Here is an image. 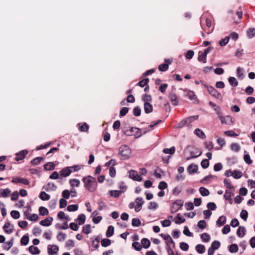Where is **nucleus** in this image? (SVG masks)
Wrapping results in <instances>:
<instances>
[{"instance_id": "1", "label": "nucleus", "mask_w": 255, "mask_h": 255, "mask_svg": "<svg viewBox=\"0 0 255 255\" xmlns=\"http://www.w3.org/2000/svg\"><path fill=\"white\" fill-rule=\"evenodd\" d=\"M82 181L84 184V187L89 192H94L96 191L97 187V182L95 178L88 175L83 178Z\"/></svg>"}, {"instance_id": "2", "label": "nucleus", "mask_w": 255, "mask_h": 255, "mask_svg": "<svg viewBox=\"0 0 255 255\" xmlns=\"http://www.w3.org/2000/svg\"><path fill=\"white\" fill-rule=\"evenodd\" d=\"M118 154L121 156V159L127 160L130 157L131 149L128 145H123L120 147Z\"/></svg>"}, {"instance_id": "3", "label": "nucleus", "mask_w": 255, "mask_h": 255, "mask_svg": "<svg viewBox=\"0 0 255 255\" xmlns=\"http://www.w3.org/2000/svg\"><path fill=\"white\" fill-rule=\"evenodd\" d=\"M204 86L206 88L208 92L212 97L218 99H222V97L221 93L213 86H208L206 84L204 85Z\"/></svg>"}, {"instance_id": "4", "label": "nucleus", "mask_w": 255, "mask_h": 255, "mask_svg": "<svg viewBox=\"0 0 255 255\" xmlns=\"http://www.w3.org/2000/svg\"><path fill=\"white\" fill-rule=\"evenodd\" d=\"M184 201L179 199L175 200L171 205L170 212L172 214L177 212L183 206Z\"/></svg>"}, {"instance_id": "5", "label": "nucleus", "mask_w": 255, "mask_h": 255, "mask_svg": "<svg viewBox=\"0 0 255 255\" xmlns=\"http://www.w3.org/2000/svg\"><path fill=\"white\" fill-rule=\"evenodd\" d=\"M160 237L162 238L166 242V247H172L173 248H175V243L172 239L171 237L169 235H164L163 234H161L160 235Z\"/></svg>"}, {"instance_id": "6", "label": "nucleus", "mask_w": 255, "mask_h": 255, "mask_svg": "<svg viewBox=\"0 0 255 255\" xmlns=\"http://www.w3.org/2000/svg\"><path fill=\"white\" fill-rule=\"evenodd\" d=\"M11 182L14 184H21L23 185H28L29 182L26 178H20L18 177H14L12 178Z\"/></svg>"}, {"instance_id": "7", "label": "nucleus", "mask_w": 255, "mask_h": 255, "mask_svg": "<svg viewBox=\"0 0 255 255\" xmlns=\"http://www.w3.org/2000/svg\"><path fill=\"white\" fill-rule=\"evenodd\" d=\"M222 124L230 125L232 124L234 122V119L230 116H226L225 117L221 116L219 118Z\"/></svg>"}, {"instance_id": "8", "label": "nucleus", "mask_w": 255, "mask_h": 255, "mask_svg": "<svg viewBox=\"0 0 255 255\" xmlns=\"http://www.w3.org/2000/svg\"><path fill=\"white\" fill-rule=\"evenodd\" d=\"M164 61L165 63L160 64L158 66V70L160 71L164 72L168 70L169 65L170 64L172 61V59H165Z\"/></svg>"}, {"instance_id": "9", "label": "nucleus", "mask_w": 255, "mask_h": 255, "mask_svg": "<svg viewBox=\"0 0 255 255\" xmlns=\"http://www.w3.org/2000/svg\"><path fill=\"white\" fill-rule=\"evenodd\" d=\"M129 177L132 180L137 181H141L142 178L140 177L137 173V172L134 170H131L128 172Z\"/></svg>"}, {"instance_id": "10", "label": "nucleus", "mask_w": 255, "mask_h": 255, "mask_svg": "<svg viewBox=\"0 0 255 255\" xmlns=\"http://www.w3.org/2000/svg\"><path fill=\"white\" fill-rule=\"evenodd\" d=\"M27 153L28 150L26 149H24L20 151L19 152L15 154L16 157L15 158V160L16 161L23 160V159L25 158Z\"/></svg>"}, {"instance_id": "11", "label": "nucleus", "mask_w": 255, "mask_h": 255, "mask_svg": "<svg viewBox=\"0 0 255 255\" xmlns=\"http://www.w3.org/2000/svg\"><path fill=\"white\" fill-rule=\"evenodd\" d=\"M135 202L136 203V206L135 207L134 210L136 212H138L141 209L144 201L141 197H137Z\"/></svg>"}, {"instance_id": "12", "label": "nucleus", "mask_w": 255, "mask_h": 255, "mask_svg": "<svg viewBox=\"0 0 255 255\" xmlns=\"http://www.w3.org/2000/svg\"><path fill=\"white\" fill-rule=\"evenodd\" d=\"M47 250L49 255H53L58 253L59 247L56 245H49L47 246Z\"/></svg>"}, {"instance_id": "13", "label": "nucleus", "mask_w": 255, "mask_h": 255, "mask_svg": "<svg viewBox=\"0 0 255 255\" xmlns=\"http://www.w3.org/2000/svg\"><path fill=\"white\" fill-rule=\"evenodd\" d=\"M198 118V115H195L185 118V119L186 123V126L188 127V128H191L192 125H191V123L197 120Z\"/></svg>"}, {"instance_id": "14", "label": "nucleus", "mask_w": 255, "mask_h": 255, "mask_svg": "<svg viewBox=\"0 0 255 255\" xmlns=\"http://www.w3.org/2000/svg\"><path fill=\"white\" fill-rule=\"evenodd\" d=\"M53 219L51 217H48L46 218L45 219L41 221L39 223L40 225L44 226V227H48L51 225L52 222L53 221Z\"/></svg>"}, {"instance_id": "15", "label": "nucleus", "mask_w": 255, "mask_h": 255, "mask_svg": "<svg viewBox=\"0 0 255 255\" xmlns=\"http://www.w3.org/2000/svg\"><path fill=\"white\" fill-rule=\"evenodd\" d=\"M168 97L173 105L176 106L178 104L179 101L176 95L174 93L172 92L170 93Z\"/></svg>"}, {"instance_id": "16", "label": "nucleus", "mask_w": 255, "mask_h": 255, "mask_svg": "<svg viewBox=\"0 0 255 255\" xmlns=\"http://www.w3.org/2000/svg\"><path fill=\"white\" fill-rule=\"evenodd\" d=\"M46 191H55L57 189V186L53 183H48L47 184L43 187Z\"/></svg>"}, {"instance_id": "17", "label": "nucleus", "mask_w": 255, "mask_h": 255, "mask_svg": "<svg viewBox=\"0 0 255 255\" xmlns=\"http://www.w3.org/2000/svg\"><path fill=\"white\" fill-rule=\"evenodd\" d=\"M86 220V216L84 214H80L78 218L75 220L78 225H82L84 224Z\"/></svg>"}, {"instance_id": "18", "label": "nucleus", "mask_w": 255, "mask_h": 255, "mask_svg": "<svg viewBox=\"0 0 255 255\" xmlns=\"http://www.w3.org/2000/svg\"><path fill=\"white\" fill-rule=\"evenodd\" d=\"M11 191L8 188L1 189L0 190V197L6 198L9 196Z\"/></svg>"}, {"instance_id": "19", "label": "nucleus", "mask_w": 255, "mask_h": 255, "mask_svg": "<svg viewBox=\"0 0 255 255\" xmlns=\"http://www.w3.org/2000/svg\"><path fill=\"white\" fill-rule=\"evenodd\" d=\"M198 169V166L197 165L194 164H191L188 167V171L189 174H193L196 173Z\"/></svg>"}, {"instance_id": "20", "label": "nucleus", "mask_w": 255, "mask_h": 255, "mask_svg": "<svg viewBox=\"0 0 255 255\" xmlns=\"http://www.w3.org/2000/svg\"><path fill=\"white\" fill-rule=\"evenodd\" d=\"M144 110L146 114H149L153 111V107L151 104L148 102L144 103Z\"/></svg>"}, {"instance_id": "21", "label": "nucleus", "mask_w": 255, "mask_h": 255, "mask_svg": "<svg viewBox=\"0 0 255 255\" xmlns=\"http://www.w3.org/2000/svg\"><path fill=\"white\" fill-rule=\"evenodd\" d=\"M71 174V171L68 167L64 168L59 171V174L61 177H65Z\"/></svg>"}, {"instance_id": "22", "label": "nucleus", "mask_w": 255, "mask_h": 255, "mask_svg": "<svg viewBox=\"0 0 255 255\" xmlns=\"http://www.w3.org/2000/svg\"><path fill=\"white\" fill-rule=\"evenodd\" d=\"M246 230L244 227L240 226L237 231V235L239 238H243L246 233Z\"/></svg>"}, {"instance_id": "23", "label": "nucleus", "mask_w": 255, "mask_h": 255, "mask_svg": "<svg viewBox=\"0 0 255 255\" xmlns=\"http://www.w3.org/2000/svg\"><path fill=\"white\" fill-rule=\"evenodd\" d=\"M194 133L195 135H196L198 137L200 138L201 139H203L206 138V135L204 132L198 128L195 129Z\"/></svg>"}, {"instance_id": "24", "label": "nucleus", "mask_w": 255, "mask_h": 255, "mask_svg": "<svg viewBox=\"0 0 255 255\" xmlns=\"http://www.w3.org/2000/svg\"><path fill=\"white\" fill-rule=\"evenodd\" d=\"M227 218L225 216H220L216 221V225L219 226H223L226 222Z\"/></svg>"}, {"instance_id": "25", "label": "nucleus", "mask_w": 255, "mask_h": 255, "mask_svg": "<svg viewBox=\"0 0 255 255\" xmlns=\"http://www.w3.org/2000/svg\"><path fill=\"white\" fill-rule=\"evenodd\" d=\"M28 251L33 255H39L40 253V251L39 249L36 247H34L33 246H30L28 248Z\"/></svg>"}, {"instance_id": "26", "label": "nucleus", "mask_w": 255, "mask_h": 255, "mask_svg": "<svg viewBox=\"0 0 255 255\" xmlns=\"http://www.w3.org/2000/svg\"><path fill=\"white\" fill-rule=\"evenodd\" d=\"M55 164L52 162H49L44 165V169L47 171L52 170L55 169Z\"/></svg>"}, {"instance_id": "27", "label": "nucleus", "mask_w": 255, "mask_h": 255, "mask_svg": "<svg viewBox=\"0 0 255 255\" xmlns=\"http://www.w3.org/2000/svg\"><path fill=\"white\" fill-rule=\"evenodd\" d=\"M97 203H98V210L99 211H102L103 210H106V209H107L108 207H107V205L105 203V202L103 200H99L98 201Z\"/></svg>"}, {"instance_id": "28", "label": "nucleus", "mask_w": 255, "mask_h": 255, "mask_svg": "<svg viewBox=\"0 0 255 255\" xmlns=\"http://www.w3.org/2000/svg\"><path fill=\"white\" fill-rule=\"evenodd\" d=\"M234 196V193H232L228 190H226L225 194L224 195V197L226 200L229 201L231 204H232L233 201L232 199V197Z\"/></svg>"}, {"instance_id": "29", "label": "nucleus", "mask_w": 255, "mask_h": 255, "mask_svg": "<svg viewBox=\"0 0 255 255\" xmlns=\"http://www.w3.org/2000/svg\"><path fill=\"white\" fill-rule=\"evenodd\" d=\"M114 233V227L110 225L108 227V229L107 230L106 235L107 238H110L112 237Z\"/></svg>"}, {"instance_id": "30", "label": "nucleus", "mask_w": 255, "mask_h": 255, "mask_svg": "<svg viewBox=\"0 0 255 255\" xmlns=\"http://www.w3.org/2000/svg\"><path fill=\"white\" fill-rule=\"evenodd\" d=\"M11 226V224L9 222H6L3 227V229H4L5 232L7 234H10L13 232V229H8Z\"/></svg>"}, {"instance_id": "31", "label": "nucleus", "mask_w": 255, "mask_h": 255, "mask_svg": "<svg viewBox=\"0 0 255 255\" xmlns=\"http://www.w3.org/2000/svg\"><path fill=\"white\" fill-rule=\"evenodd\" d=\"M247 35L249 39H252L255 36V28H250L247 31Z\"/></svg>"}, {"instance_id": "32", "label": "nucleus", "mask_w": 255, "mask_h": 255, "mask_svg": "<svg viewBox=\"0 0 255 255\" xmlns=\"http://www.w3.org/2000/svg\"><path fill=\"white\" fill-rule=\"evenodd\" d=\"M141 244L145 249H147L150 245V241L147 238H143L141 241Z\"/></svg>"}, {"instance_id": "33", "label": "nucleus", "mask_w": 255, "mask_h": 255, "mask_svg": "<svg viewBox=\"0 0 255 255\" xmlns=\"http://www.w3.org/2000/svg\"><path fill=\"white\" fill-rule=\"evenodd\" d=\"M92 232L91 227L90 224L84 225L82 228V232L86 235L90 234Z\"/></svg>"}, {"instance_id": "34", "label": "nucleus", "mask_w": 255, "mask_h": 255, "mask_svg": "<svg viewBox=\"0 0 255 255\" xmlns=\"http://www.w3.org/2000/svg\"><path fill=\"white\" fill-rule=\"evenodd\" d=\"M199 190L202 196H207L210 194L209 190L205 187H201L199 188Z\"/></svg>"}, {"instance_id": "35", "label": "nucleus", "mask_w": 255, "mask_h": 255, "mask_svg": "<svg viewBox=\"0 0 255 255\" xmlns=\"http://www.w3.org/2000/svg\"><path fill=\"white\" fill-rule=\"evenodd\" d=\"M39 198L41 200L47 201L49 200L50 197L49 194H47L44 191H42L40 193L39 195Z\"/></svg>"}, {"instance_id": "36", "label": "nucleus", "mask_w": 255, "mask_h": 255, "mask_svg": "<svg viewBox=\"0 0 255 255\" xmlns=\"http://www.w3.org/2000/svg\"><path fill=\"white\" fill-rule=\"evenodd\" d=\"M195 249L199 254H203L205 252V246L201 244L197 245L195 247Z\"/></svg>"}, {"instance_id": "37", "label": "nucleus", "mask_w": 255, "mask_h": 255, "mask_svg": "<svg viewBox=\"0 0 255 255\" xmlns=\"http://www.w3.org/2000/svg\"><path fill=\"white\" fill-rule=\"evenodd\" d=\"M238 246L236 244L231 245L229 247V252L231 253H236L238 251Z\"/></svg>"}, {"instance_id": "38", "label": "nucleus", "mask_w": 255, "mask_h": 255, "mask_svg": "<svg viewBox=\"0 0 255 255\" xmlns=\"http://www.w3.org/2000/svg\"><path fill=\"white\" fill-rule=\"evenodd\" d=\"M228 81L231 85L233 87H237L238 85V82L234 77H230L228 78Z\"/></svg>"}, {"instance_id": "39", "label": "nucleus", "mask_w": 255, "mask_h": 255, "mask_svg": "<svg viewBox=\"0 0 255 255\" xmlns=\"http://www.w3.org/2000/svg\"><path fill=\"white\" fill-rule=\"evenodd\" d=\"M232 176L235 179H239L242 176V173L239 170H235L232 173Z\"/></svg>"}, {"instance_id": "40", "label": "nucleus", "mask_w": 255, "mask_h": 255, "mask_svg": "<svg viewBox=\"0 0 255 255\" xmlns=\"http://www.w3.org/2000/svg\"><path fill=\"white\" fill-rule=\"evenodd\" d=\"M29 237L27 235H25L22 237L20 240V243L21 245L26 246L29 242Z\"/></svg>"}, {"instance_id": "41", "label": "nucleus", "mask_w": 255, "mask_h": 255, "mask_svg": "<svg viewBox=\"0 0 255 255\" xmlns=\"http://www.w3.org/2000/svg\"><path fill=\"white\" fill-rule=\"evenodd\" d=\"M201 239L203 242L207 243L210 240V236L207 233H204L201 235Z\"/></svg>"}, {"instance_id": "42", "label": "nucleus", "mask_w": 255, "mask_h": 255, "mask_svg": "<svg viewBox=\"0 0 255 255\" xmlns=\"http://www.w3.org/2000/svg\"><path fill=\"white\" fill-rule=\"evenodd\" d=\"M109 193L111 196L119 198L122 193V191L120 190H110Z\"/></svg>"}, {"instance_id": "43", "label": "nucleus", "mask_w": 255, "mask_h": 255, "mask_svg": "<svg viewBox=\"0 0 255 255\" xmlns=\"http://www.w3.org/2000/svg\"><path fill=\"white\" fill-rule=\"evenodd\" d=\"M13 242V239H11L10 241L6 242L3 246V248L7 251L9 250L10 248L12 246Z\"/></svg>"}, {"instance_id": "44", "label": "nucleus", "mask_w": 255, "mask_h": 255, "mask_svg": "<svg viewBox=\"0 0 255 255\" xmlns=\"http://www.w3.org/2000/svg\"><path fill=\"white\" fill-rule=\"evenodd\" d=\"M39 215L41 216L47 215L49 213L48 210L44 207H40L39 208Z\"/></svg>"}, {"instance_id": "45", "label": "nucleus", "mask_w": 255, "mask_h": 255, "mask_svg": "<svg viewBox=\"0 0 255 255\" xmlns=\"http://www.w3.org/2000/svg\"><path fill=\"white\" fill-rule=\"evenodd\" d=\"M70 184L72 187H79L80 185V181L77 179H72L69 181Z\"/></svg>"}, {"instance_id": "46", "label": "nucleus", "mask_w": 255, "mask_h": 255, "mask_svg": "<svg viewBox=\"0 0 255 255\" xmlns=\"http://www.w3.org/2000/svg\"><path fill=\"white\" fill-rule=\"evenodd\" d=\"M149 82V79L146 78L144 79H142L139 81L137 83V85L141 87H144L148 85Z\"/></svg>"}, {"instance_id": "47", "label": "nucleus", "mask_w": 255, "mask_h": 255, "mask_svg": "<svg viewBox=\"0 0 255 255\" xmlns=\"http://www.w3.org/2000/svg\"><path fill=\"white\" fill-rule=\"evenodd\" d=\"M177 220L175 221V223L176 224H180L184 223L185 221V219L184 217L181 216L180 214H178L176 217Z\"/></svg>"}, {"instance_id": "48", "label": "nucleus", "mask_w": 255, "mask_h": 255, "mask_svg": "<svg viewBox=\"0 0 255 255\" xmlns=\"http://www.w3.org/2000/svg\"><path fill=\"white\" fill-rule=\"evenodd\" d=\"M89 126L86 123H84L79 127V129L81 132H87L89 130Z\"/></svg>"}, {"instance_id": "49", "label": "nucleus", "mask_w": 255, "mask_h": 255, "mask_svg": "<svg viewBox=\"0 0 255 255\" xmlns=\"http://www.w3.org/2000/svg\"><path fill=\"white\" fill-rule=\"evenodd\" d=\"M224 186L228 189H234V186L232 185L231 182L229 179H225L224 180Z\"/></svg>"}, {"instance_id": "50", "label": "nucleus", "mask_w": 255, "mask_h": 255, "mask_svg": "<svg viewBox=\"0 0 255 255\" xmlns=\"http://www.w3.org/2000/svg\"><path fill=\"white\" fill-rule=\"evenodd\" d=\"M68 168L70 169L71 173L73 172L78 171L81 169V167L80 165H75L71 166H68Z\"/></svg>"}, {"instance_id": "51", "label": "nucleus", "mask_w": 255, "mask_h": 255, "mask_svg": "<svg viewBox=\"0 0 255 255\" xmlns=\"http://www.w3.org/2000/svg\"><path fill=\"white\" fill-rule=\"evenodd\" d=\"M175 151V148L174 146H172L170 148H165L163 149V152L166 154H173Z\"/></svg>"}, {"instance_id": "52", "label": "nucleus", "mask_w": 255, "mask_h": 255, "mask_svg": "<svg viewBox=\"0 0 255 255\" xmlns=\"http://www.w3.org/2000/svg\"><path fill=\"white\" fill-rule=\"evenodd\" d=\"M78 209V205L76 204L69 205L67 208V210L69 212H74L77 211Z\"/></svg>"}, {"instance_id": "53", "label": "nucleus", "mask_w": 255, "mask_h": 255, "mask_svg": "<svg viewBox=\"0 0 255 255\" xmlns=\"http://www.w3.org/2000/svg\"><path fill=\"white\" fill-rule=\"evenodd\" d=\"M66 234L62 233V232H59L57 236V239L59 242H62L65 240Z\"/></svg>"}, {"instance_id": "54", "label": "nucleus", "mask_w": 255, "mask_h": 255, "mask_svg": "<svg viewBox=\"0 0 255 255\" xmlns=\"http://www.w3.org/2000/svg\"><path fill=\"white\" fill-rule=\"evenodd\" d=\"M141 225V222L138 218H133L131 221V225L133 227H139Z\"/></svg>"}, {"instance_id": "55", "label": "nucleus", "mask_w": 255, "mask_h": 255, "mask_svg": "<svg viewBox=\"0 0 255 255\" xmlns=\"http://www.w3.org/2000/svg\"><path fill=\"white\" fill-rule=\"evenodd\" d=\"M198 60L200 62L202 61L204 63H206L207 62V56L203 52L199 55Z\"/></svg>"}, {"instance_id": "56", "label": "nucleus", "mask_w": 255, "mask_h": 255, "mask_svg": "<svg viewBox=\"0 0 255 255\" xmlns=\"http://www.w3.org/2000/svg\"><path fill=\"white\" fill-rule=\"evenodd\" d=\"M230 37L227 36L225 38H223L220 40L219 44L221 46H225L229 42Z\"/></svg>"}, {"instance_id": "57", "label": "nucleus", "mask_w": 255, "mask_h": 255, "mask_svg": "<svg viewBox=\"0 0 255 255\" xmlns=\"http://www.w3.org/2000/svg\"><path fill=\"white\" fill-rule=\"evenodd\" d=\"M111 244V241L108 239H104L101 241V245L103 247H107L110 246Z\"/></svg>"}, {"instance_id": "58", "label": "nucleus", "mask_w": 255, "mask_h": 255, "mask_svg": "<svg viewBox=\"0 0 255 255\" xmlns=\"http://www.w3.org/2000/svg\"><path fill=\"white\" fill-rule=\"evenodd\" d=\"M11 216L14 219H18L20 217V213L16 210H12L10 212Z\"/></svg>"}, {"instance_id": "59", "label": "nucleus", "mask_w": 255, "mask_h": 255, "mask_svg": "<svg viewBox=\"0 0 255 255\" xmlns=\"http://www.w3.org/2000/svg\"><path fill=\"white\" fill-rule=\"evenodd\" d=\"M241 218L244 221H247L248 217V213L245 210H242L240 213Z\"/></svg>"}, {"instance_id": "60", "label": "nucleus", "mask_w": 255, "mask_h": 255, "mask_svg": "<svg viewBox=\"0 0 255 255\" xmlns=\"http://www.w3.org/2000/svg\"><path fill=\"white\" fill-rule=\"evenodd\" d=\"M43 159V157H37L31 161V163L34 165H37Z\"/></svg>"}, {"instance_id": "61", "label": "nucleus", "mask_w": 255, "mask_h": 255, "mask_svg": "<svg viewBox=\"0 0 255 255\" xmlns=\"http://www.w3.org/2000/svg\"><path fill=\"white\" fill-rule=\"evenodd\" d=\"M187 97L188 98L191 100H194L197 98V97L195 94V93L192 91H189L187 93Z\"/></svg>"}, {"instance_id": "62", "label": "nucleus", "mask_w": 255, "mask_h": 255, "mask_svg": "<svg viewBox=\"0 0 255 255\" xmlns=\"http://www.w3.org/2000/svg\"><path fill=\"white\" fill-rule=\"evenodd\" d=\"M240 145L237 143H233L231 145V149L234 151L238 152L240 150Z\"/></svg>"}, {"instance_id": "63", "label": "nucleus", "mask_w": 255, "mask_h": 255, "mask_svg": "<svg viewBox=\"0 0 255 255\" xmlns=\"http://www.w3.org/2000/svg\"><path fill=\"white\" fill-rule=\"evenodd\" d=\"M180 248L183 251H187L189 249V246L187 243L185 242H181L180 243Z\"/></svg>"}, {"instance_id": "64", "label": "nucleus", "mask_w": 255, "mask_h": 255, "mask_svg": "<svg viewBox=\"0 0 255 255\" xmlns=\"http://www.w3.org/2000/svg\"><path fill=\"white\" fill-rule=\"evenodd\" d=\"M133 114L136 117H138L141 114V109L139 107L137 106L134 108L133 110Z\"/></svg>"}]
</instances>
